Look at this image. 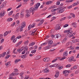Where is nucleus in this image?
I'll return each instance as SVG.
<instances>
[{"instance_id":"62","label":"nucleus","mask_w":79,"mask_h":79,"mask_svg":"<svg viewBox=\"0 0 79 79\" xmlns=\"http://www.w3.org/2000/svg\"><path fill=\"white\" fill-rule=\"evenodd\" d=\"M64 50V49H62L61 50H60L59 52H63Z\"/></svg>"},{"instance_id":"26","label":"nucleus","mask_w":79,"mask_h":79,"mask_svg":"<svg viewBox=\"0 0 79 79\" xmlns=\"http://www.w3.org/2000/svg\"><path fill=\"white\" fill-rule=\"evenodd\" d=\"M66 35H67L68 37H71V33H67L66 34Z\"/></svg>"},{"instance_id":"31","label":"nucleus","mask_w":79,"mask_h":79,"mask_svg":"<svg viewBox=\"0 0 79 79\" xmlns=\"http://www.w3.org/2000/svg\"><path fill=\"white\" fill-rule=\"evenodd\" d=\"M21 61V59H16L15 60V63H18L19 61Z\"/></svg>"},{"instance_id":"53","label":"nucleus","mask_w":79,"mask_h":79,"mask_svg":"<svg viewBox=\"0 0 79 79\" xmlns=\"http://www.w3.org/2000/svg\"><path fill=\"white\" fill-rule=\"evenodd\" d=\"M28 43H29V41H28V40H27V41L24 42V44H27Z\"/></svg>"},{"instance_id":"29","label":"nucleus","mask_w":79,"mask_h":79,"mask_svg":"<svg viewBox=\"0 0 79 79\" xmlns=\"http://www.w3.org/2000/svg\"><path fill=\"white\" fill-rule=\"evenodd\" d=\"M12 20H13V19H12V18H9L7 20V21L8 22H10Z\"/></svg>"},{"instance_id":"34","label":"nucleus","mask_w":79,"mask_h":79,"mask_svg":"<svg viewBox=\"0 0 79 79\" xmlns=\"http://www.w3.org/2000/svg\"><path fill=\"white\" fill-rule=\"evenodd\" d=\"M56 64H54L53 65H52L49 66V67L50 68H52V67H55V66H56Z\"/></svg>"},{"instance_id":"43","label":"nucleus","mask_w":79,"mask_h":79,"mask_svg":"<svg viewBox=\"0 0 79 79\" xmlns=\"http://www.w3.org/2000/svg\"><path fill=\"white\" fill-rule=\"evenodd\" d=\"M71 65L70 64H69L66 66V68H69V67H71Z\"/></svg>"},{"instance_id":"48","label":"nucleus","mask_w":79,"mask_h":79,"mask_svg":"<svg viewBox=\"0 0 79 79\" xmlns=\"http://www.w3.org/2000/svg\"><path fill=\"white\" fill-rule=\"evenodd\" d=\"M35 23H33L32 26L31 25V28L34 27L35 26Z\"/></svg>"},{"instance_id":"40","label":"nucleus","mask_w":79,"mask_h":79,"mask_svg":"<svg viewBox=\"0 0 79 79\" xmlns=\"http://www.w3.org/2000/svg\"><path fill=\"white\" fill-rule=\"evenodd\" d=\"M16 41H17V38H15L13 40V43H15V42H16Z\"/></svg>"},{"instance_id":"49","label":"nucleus","mask_w":79,"mask_h":79,"mask_svg":"<svg viewBox=\"0 0 79 79\" xmlns=\"http://www.w3.org/2000/svg\"><path fill=\"white\" fill-rule=\"evenodd\" d=\"M20 32H22L23 31V27H21L20 28Z\"/></svg>"},{"instance_id":"61","label":"nucleus","mask_w":79,"mask_h":79,"mask_svg":"<svg viewBox=\"0 0 79 79\" xmlns=\"http://www.w3.org/2000/svg\"><path fill=\"white\" fill-rule=\"evenodd\" d=\"M16 23H17V24H19V20H17V21L16 22Z\"/></svg>"},{"instance_id":"27","label":"nucleus","mask_w":79,"mask_h":79,"mask_svg":"<svg viewBox=\"0 0 79 79\" xmlns=\"http://www.w3.org/2000/svg\"><path fill=\"white\" fill-rule=\"evenodd\" d=\"M56 10H57V11H58V10H59L58 8H57V9H53L51 10V11L52 12H54L55 11H56Z\"/></svg>"},{"instance_id":"58","label":"nucleus","mask_w":79,"mask_h":79,"mask_svg":"<svg viewBox=\"0 0 79 79\" xmlns=\"http://www.w3.org/2000/svg\"><path fill=\"white\" fill-rule=\"evenodd\" d=\"M72 7H73V6L71 5V6H69L68 7V9H70V8H72Z\"/></svg>"},{"instance_id":"20","label":"nucleus","mask_w":79,"mask_h":79,"mask_svg":"<svg viewBox=\"0 0 79 79\" xmlns=\"http://www.w3.org/2000/svg\"><path fill=\"white\" fill-rule=\"evenodd\" d=\"M58 59H59V57H57V58H56L55 59H54L52 61V63H54L55 62H56V61L57 60H58Z\"/></svg>"},{"instance_id":"12","label":"nucleus","mask_w":79,"mask_h":79,"mask_svg":"<svg viewBox=\"0 0 79 79\" xmlns=\"http://www.w3.org/2000/svg\"><path fill=\"white\" fill-rule=\"evenodd\" d=\"M51 47H52V45H48L47 46L45 47V50H47L48 49H50V48Z\"/></svg>"},{"instance_id":"42","label":"nucleus","mask_w":79,"mask_h":79,"mask_svg":"<svg viewBox=\"0 0 79 79\" xmlns=\"http://www.w3.org/2000/svg\"><path fill=\"white\" fill-rule=\"evenodd\" d=\"M66 18V17H64L63 18H61L60 20V21H63Z\"/></svg>"},{"instance_id":"22","label":"nucleus","mask_w":79,"mask_h":79,"mask_svg":"<svg viewBox=\"0 0 79 79\" xmlns=\"http://www.w3.org/2000/svg\"><path fill=\"white\" fill-rule=\"evenodd\" d=\"M13 10H11L10 12L8 14V16H11L12 14H13Z\"/></svg>"},{"instance_id":"33","label":"nucleus","mask_w":79,"mask_h":79,"mask_svg":"<svg viewBox=\"0 0 79 79\" xmlns=\"http://www.w3.org/2000/svg\"><path fill=\"white\" fill-rule=\"evenodd\" d=\"M6 52H4L2 54H1L2 55V57H4V56H5L6 55Z\"/></svg>"},{"instance_id":"36","label":"nucleus","mask_w":79,"mask_h":79,"mask_svg":"<svg viewBox=\"0 0 79 79\" xmlns=\"http://www.w3.org/2000/svg\"><path fill=\"white\" fill-rule=\"evenodd\" d=\"M31 26H32V24H31L28 26V31H30V30L31 29Z\"/></svg>"},{"instance_id":"9","label":"nucleus","mask_w":79,"mask_h":79,"mask_svg":"<svg viewBox=\"0 0 79 79\" xmlns=\"http://www.w3.org/2000/svg\"><path fill=\"white\" fill-rule=\"evenodd\" d=\"M44 22V20H42L38 24V26H41L42 24H43V23Z\"/></svg>"},{"instance_id":"41","label":"nucleus","mask_w":79,"mask_h":79,"mask_svg":"<svg viewBox=\"0 0 79 79\" xmlns=\"http://www.w3.org/2000/svg\"><path fill=\"white\" fill-rule=\"evenodd\" d=\"M79 2H77V3H74L72 5V6H76V5H78Z\"/></svg>"},{"instance_id":"59","label":"nucleus","mask_w":79,"mask_h":79,"mask_svg":"<svg viewBox=\"0 0 79 79\" xmlns=\"http://www.w3.org/2000/svg\"><path fill=\"white\" fill-rule=\"evenodd\" d=\"M52 20H54L56 19V17H53L52 18Z\"/></svg>"},{"instance_id":"21","label":"nucleus","mask_w":79,"mask_h":79,"mask_svg":"<svg viewBox=\"0 0 79 79\" xmlns=\"http://www.w3.org/2000/svg\"><path fill=\"white\" fill-rule=\"evenodd\" d=\"M20 27H18L16 28V30L15 31L16 32H18L20 31Z\"/></svg>"},{"instance_id":"63","label":"nucleus","mask_w":79,"mask_h":79,"mask_svg":"<svg viewBox=\"0 0 79 79\" xmlns=\"http://www.w3.org/2000/svg\"><path fill=\"white\" fill-rule=\"evenodd\" d=\"M12 76L11 75V74H10V77L9 78V79H13V77H11Z\"/></svg>"},{"instance_id":"16","label":"nucleus","mask_w":79,"mask_h":79,"mask_svg":"<svg viewBox=\"0 0 79 79\" xmlns=\"http://www.w3.org/2000/svg\"><path fill=\"white\" fill-rule=\"evenodd\" d=\"M59 12L60 13H63V12H64V10L63 9H59Z\"/></svg>"},{"instance_id":"56","label":"nucleus","mask_w":79,"mask_h":79,"mask_svg":"<svg viewBox=\"0 0 79 79\" xmlns=\"http://www.w3.org/2000/svg\"><path fill=\"white\" fill-rule=\"evenodd\" d=\"M14 70L15 71V73H16L18 72V70L17 69H15Z\"/></svg>"},{"instance_id":"51","label":"nucleus","mask_w":79,"mask_h":79,"mask_svg":"<svg viewBox=\"0 0 79 79\" xmlns=\"http://www.w3.org/2000/svg\"><path fill=\"white\" fill-rule=\"evenodd\" d=\"M47 43H43L41 44V45H47Z\"/></svg>"},{"instance_id":"28","label":"nucleus","mask_w":79,"mask_h":79,"mask_svg":"<svg viewBox=\"0 0 79 79\" xmlns=\"http://www.w3.org/2000/svg\"><path fill=\"white\" fill-rule=\"evenodd\" d=\"M64 33H68L70 32V30H68L64 31Z\"/></svg>"},{"instance_id":"60","label":"nucleus","mask_w":79,"mask_h":79,"mask_svg":"<svg viewBox=\"0 0 79 79\" xmlns=\"http://www.w3.org/2000/svg\"><path fill=\"white\" fill-rule=\"evenodd\" d=\"M38 47V46H37V45H36L34 46V49H35V50H36V49Z\"/></svg>"},{"instance_id":"38","label":"nucleus","mask_w":79,"mask_h":79,"mask_svg":"<svg viewBox=\"0 0 79 79\" xmlns=\"http://www.w3.org/2000/svg\"><path fill=\"white\" fill-rule=\"evenodd\" d=\"M10 57V55H7L6 57H5V59H8V58H9V57Z\"/></svg>"},{"instance_id":"7","label":"nucleus","mask_w":79,"mask_h":79,"mask_svg":"<svg viewBox=\"0 0 79 79\" xmlns=\"http://www.w3.org/2000/svg\"><path fill=\"white\" fill-rule=\"evenodd\" d=\"M50 59L48 57L44 59L43 60L44 61H45V62H48V61H50Z\"/></svg>"},{"instance_id":"44","label":"nucleus","mask_w":79,"mask_h":79,"mask_svg":"<svg viewBox=\"0 0 79 79\" xmlns=\"http://www.w3.org/2000/svg\"><path fill=\"white\" fill-rule=\"evenodd\" d=\"M15 36L14 35H13L12 36V37L11 38V40H13V39H15Z\"/></svg>"},{"instance_id":"37","label":"nucleus","mask_w":79,"mask_h":79,"mask_svg":"<svg viewBox=\"0 0 79 79\" xmlns=\"http://www.w3.org/2000/svg\"><path fill=\"white\" fill-rule=\"evenodd\" d=\"M26 55L25 54V55H22V56H21V58L24 59V58H25V57H26Z\"/></svg>"},{"instance_id":"64","label":"nucleus","mask_w":79,"mask_h":79,"mask_svg":"<svg viewBox=\"0 0 79 79\" xmlns=\"http://www.w3.org/2000/svg\"><path fill=\"white\" fill-rule=\"evenodd\" d=\"M78 73H79V71L78 70H77L75 72V74H77Z\"/></svg>"},{"instance_id":"57","label":"nucleus","mask_w":79,"mask_h":79,"mask_svg":"<svg viewBox=\"0 0 79 79\" xmlns=\"http://www.w3.org/2000/svg\"><path fill=\"white\" fill-rule=\"evenodd\" d=\"M20 38H21V35H19L17 36L16 39H20Z\"/></svg>"},{"instance_id":"8","label":"nucleus","mask_w":79,"mask_h":79,"mask_svg":"<svg viewBox=\"0 0 79 79\" xmlns=\"http://www.w3.org/2000/svg\"><path fill=\"white\" fill-rule=\"evenodd\" d=\"M61 37V35L60 34H57L55 35V38H57L58 39L59 37Z\"/></svg>"},{"instance_id":"24","label":"nucleus","mask_w":79,"mask_h":79,"mask_svg":"<svg viewBox=\"0 0 79 79\" xmlns=\"http://www.w3.org/2000/svg\"><path fill=\"white\" fill-rule=\"evenodd\" d=\"M51 3H52V1H49L47 2L46 3V5H50L51 4Z\"/></svg>"},{"instance_id":"46","label":"nucleus","mask_w":79,"mask_h":79,"mask_svg":"<svg viewBox=\"0 0 79 79\" xmlns=\"http://www.w3.org/2000/svg\"><path fill=\"white\" fill-rule=\"evenodd\" d=\"M36 52V50H33L31 52V53H35Z\"/></svg>"},{"instance_id":"11","label":"nucleus","mask_w":79,"mask_h":79,"mask_svg":"<svg viewBox=\"0 0 79 79\" xmlns=\"http://www.w3.org/2000/svg\"><path fill=\"white\" fill-rule=\"evenodd\" d=\"M74 60V57L73 56H72L69 59V62H71L73 61Z\"/></svg>"},{"instance_id":"54","label":"nucleus","mask_w":79,"mask_h":79,"mask_svg":"<svg viewBox=\"0 0 79 79\" xmlns=\"http://www.w3.org/2000/svg\"><path fill=\"white\" fill-rule=\"evenodd\" d=\"M7 34H7V31H6V32H5L4 33V35H3V36H6V35H7Z\"/></svg>"},{"instance_id":"3","label":"nucleus","mask_w":79,"mask_h":79,"mask_svg":"<svg viewBox=\"0 0 79 79\" xmlns=\"http://www.w3.org/2000/svg\"><path fill=\"white\" fill-rule=\"evenodd\" d=\"M48 66H47V67L46 68L45 70H43V73H49V70L48 69Z\"/></svg>"},{"instance_id":"35","label":"nucleus","mask_w":79,"mask_h":79,"mask_svg":"<svg viewBox=\"0 0 79 79\" xmlns=\"http://www.w3.org/2000/svg\"><path fill=\"white\" fill-rule=\"evenodd\" d=\"M66 8V7H64V6H60V8H58V10H60V9L62 8V9H64V8Z\"/></svg>"},{"instance_id":"6","label":"nucleus","mask_w":79,"mask_h":79,"mask_svg":"<svg viewBox=\"0 0 79 79\" xmlns=\"http://www.w3.org/2000/svg\"><path fill=\"white\" fill-rule=\"evenodd\" d=\"M60 29V25L59 24H57L56 26L55 27V29L56 31H57V30H59V29Z\"/></svg>"},{"instance_id":"39","label":"nucleus","mask_w":79,"mask_h":79,"mask_svg":"<svg viewBox=\"0 0 79 79\" xmlns=\"http://www.w3.org/2000/svg\"><path fill=\"white\" fill-rule=\"evenodd\" d=\"M15 24H16V22H14L13 23L10 25L11 27H13L15 25Z\"/></svg>"},{"instance_id":"5","label":"nucleus","mask_w":79,"mask_h":79,"mask_svg":"<svg viewBox=\"0 0 79 79\" xmlns=\"http://www.w3.org/2000/svg\"><path fill=\"white\" fill-rule=\"evenodd\" d=\"M18 74H19V73H15V72H14L11 74V76H12V77H13V76H18Z\"/></svg>"},{"instance_id":"4","label":"nucleus","mask_w":79,"mask_h":79,"mask_svg":"<svg viewBox=\"0 0 79 79\" xmlns=\"http://www.w3.org/2000/svg\"><path fill=\"white\" fill-rule=\"evenodd\" d=\"M30 15L31 14H30V13L29 12V10H26V16L27 17V18L28 17H29L30 16Z\"/></svg>"},{"instance_id":"17","label":"nucleus","mask_w":79,"mask_h":79,"mask_svg":"<svg viewBox=\"0 0 79 79\" xmlns=\"http://www.w3.org/2000/svg\"><path fill=\"white\" fill-rule=\"evenodd\" d=\"M35 42H32V43H30L29 45V46L30 47L31 46H33L34 45H35Z\"/></svg>"},{"instance_id":"13","label":"nucleus","mask_w":79,"mask_h":79,"mask_svg":"<svg viewBox=\"0 0 79 79\" xmlns=\"http://www.w3.org/2000/svg\"><path fill=\"white\" fill-rule=\"evenodd\" d=\"M59 74H60V73H59V72H57L56 73V74L54 76L56 78H58V77Z\"/></svg>"},{"instance_id":"25","label":"nucleus","mask_w":79,"mask_h":79,"mask_svg":"<svg viewBox=\"0 0 79 79\" xmlns=\"http://www.w3.org/2000/svg\"><path fill=\"white\" fill-rule=\"evenodd\" d=\"M52 44H53V41L52 40H50L48 42V44L49 45H51Z\"/></svg>"},{"instance_id":"1","label":"nucleus","mask_w":79,"mask_h":79,"mask_svg":"<svg viewBox=\"0 0 79 79\" xmlns=\"http://www.w3.org/2000/svg\"><path fill=\"white\" fill-rule=\"evenodd\" d=\"M40 5V3H38L35 5L34 6V8L33 7H31L30 8V13H32L33 15V13H34L35 11H36V10L38 9L39 6Z\"/></svg>"},{"instance_id":"14","label":"nucleus","mask_w":79,"mask_h":79,"mask_svg":"<svg viewBox=\"0 0 79 79\" xmlns=\"http://www.w3.org/2000/svg\"><path fill=\"white\" fill-rule=\"evenodd\" d=\"M21 27H25V26H26V22H23L22 23Z\"/></svg>"},{"instance_id":"30","label":"nucleus","mask_w":79,"mask_h":79,"mask_svg":"<svg viewBox=\"0 0 79 79\" xmlns=\"http://www.w3.org/2000/svg\"><path fill=\"white\" fill-rule=\"evenodd\" d=\"M23 50V49H22V48H21L20 49H19L17 50V52H22Z\"/></svg>"},{"instance_id":"15","label":"nucleus","mask_w":79,"mask_h":79,"mask_svg":"<svg viewBox=\"0 0 79 79\" xmlns=\"http://www.w3.org/2000/svg\"><path fill=\"white\" fill-rule=\"evenodd\" d=\"M6 6V4H5V2L3 3H2V5L0 6V8H4L5 6Z\"/></svg>"},{"instance_id":"47","label":"nucleus","mask_w":79,"mask_h":79,"mask_svg":"<svg viewBox=\"0 0 79 79\" xmlns=\"http://www.w3.org/2000/svg\"><path fill=\"white\" fill-rule=\"evenodd\" d=\"M34 2H31L30 4V6H32L33 5H34Z\"/></svg>"},{"instance_id":"10","label":"nucleus","mask_w":79,"mask_h":79,"mask_svg":"<svg viewBox=\"0 0 79 79\" xmlns=\"http://www.w3.org/2000/svg\"><path fill=\"white\" fill-rule=\"evenodd\" d=\"M19 13H18L16 14L15 16L14 17V19H16L19 18Z\"/></svg>"},{"instance_id":"55","label":"nucleus","mask_w":79,"mask_h":79,"mask_svg":"<svg viewBox=\"0 0 79 79\" xmlns=\"http://www.w3.org/2000/svg\"><path fill=\"white\" fill-rule=\"evenodd\" d=\"M25 77H26L24 78V79H28V78H29V76H26Z\"/></svg>"},{"instance_id":"50","label":"nucleus","mask_w":79,"mask_h":79,"mask_svg":"<svg viewBox=\"0 0 79 79\" xmlns=\"http://www.w3.org/2000/svg\"><path fill=\"white\" fill-rule=\"evenodd\" d=\"M63 74H66V73H68V70H64L63 72Z\"/></svg>"},{"instance_id":"19","label":"nucleus","mask_w":79,"mask_h":79,"mask_svg":"<svg viewBox=\"0 0 79 79\" xmlns=\"http://www.w3.org/2000/svg\"><path fill=\"white\" fill-rule=\"evenodd\" d=\"M22 42H23V41H20L19 43H18V44H16L15 45V47H17L18 46H19V45H21V43H22Z\"/></svg>"},{"instance_id":"23","label":"nucleus","mask_w":79,"mask_h":79,"mask_svg":"<svg viewBox=\"0 0 79 79\" xmlns=\"http://www.w3.org/2000/svg\"><path fill=\"white\" fill-rule=\"evenodd\" d=\"M36 31H37V29H35L33 30L32 31V32L31 34V35H34V33H35V32H36Z\"/></svg>"},{"instance_id":"2","label":"nucleus","mask_w":79,"mask_h":79,"mask_svg":"<svg viewBox=\"0 0 79 79\" xmlns=\"http://www.w3.org/2000/svg\"><path fill=\"white\" fill-rule=\"evenodd\" d=\"M68 52L67 51H65L63 55V56L64 57H62L61 58V59L60 60H64V59H66V57H65L67 55H68Z\"/></svg>"},{"instance_id":"52","label":"nucleus","mask_w":79,"mask_h":79,"mask_svg":"<svg viewBox=\"0 0 79 79\" xmlns=\"http://www.w3.org/2000/svg\"><path fill=\"white\" fill-rule=\"evenodd\" d=\"M69 26V24H66L63 26L64 27H68Z\"/></svg>"},{"instance_id":"32","label":"nucleus","mask_w":79,"mask_h":79,"mask_svg":"<svg viewBox=\"0 0 79 79\" xmlns=\"http://www.w3.org/2000/svg\"><path fill=\"white\" fill-rule=\"evenodd\" d=\"M3 16H4V15L3 14V12H2L0 13V17L2 18Z\"/></svg>"},{"instance_id":"45","label":"nucleus","mask_w":79,"mask_h":79,"mask_svg":"<svg viewBox=\"0 0 79 79\" xmlns=\"http://www.w3.org/2000/svg\"><path fill=\"white\" fill-rule=\"evenodd\" d=\"M10 61H9V62L6 63L5 64L6 66H8L9 65V64H10Z\"/></svg>"},{"instance_id":"18","label":"nucleus","mask_w":79,"mask_h":79,"mask_svg":"<svg viewBox=\"0 0 79 79\" xmlns=\"http://www.w3.org/2000/svg\"><path fill=\"white\" fill-rule=\"evenodd\" d=\"M72 25H73V27H74L75 28H76L77 27V26H76V25H77V23H73Z\"/></svg>"}]
</instances>
